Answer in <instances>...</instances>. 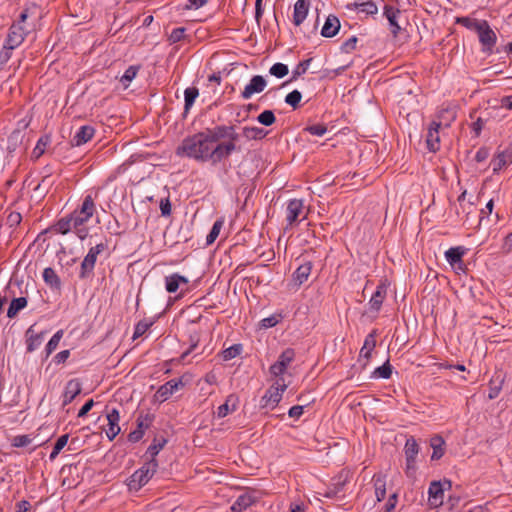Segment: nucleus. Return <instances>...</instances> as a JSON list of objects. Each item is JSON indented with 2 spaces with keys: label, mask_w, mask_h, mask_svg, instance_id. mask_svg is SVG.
<instances>
[{
  "label": "nucleus",
  "mask_w": 512,
  "mask_h": 512,
  "mask_svg": "<svg viewBox=\"0 0 512 512\" xmlns=\"http://www.w3.org/2000/svg\"><path fill=\"white\" fill-rule=\"evenodd\" d=\"M311 61L312 59H306L298 63L295 69L292 71L291 78L288 81H286L283 85L296 81L301 75L305 74L310 66Z\"/></svg>",
  "instance_id": "40"
},
{
  "label": "nucleus",
  "mask_w": 512,
  "mask_h": 512,
  "mask_svg": "<svg viewBox=\"0 0 512 512\" xmlns=\"http://www.w3.org/2000/svg\"><path fill=\"white\" fill-rule=\"evenodd\" d=\"M108 248L107 243L101 242L91 247L80 264L78 277L87 280L94 276V269L98 256Z\"/></svg>",
  "instance_id": "5"
},
{
  "label": "nucleus",
  "mask_w": 512,
  "mask_h": 512,
  "mask_svg": "<svg viewBox=\"0 0 512 512\" xmlns=\"http://www.w3.org/2000/svg\"><path fill=\"white\" fill-rule=\"evenodd\" d=\"M185 36V28L184 27H178L172 30L171 34L169 35V41L171 43H177L180 42Z\"/></svg>",
  "instance_id": "62"
},
{
  "label": "nucleus",
  "mask_w": 512,
  "mask_h": 512,
  "mask_svg": "<svg viewBox=\"0 0 512 512\" xmlns=\"http://www.w3.org/2000/svg\"><path fill=\"white\" fill-rule=\"evenodd\" d=\"M43 280L47 286H49L53 290H60L61 288V279L57 275L56 271L51 268L47 267L43 270L42 274Z\"/></svg>",
  "instance_id": "31"
},
{
  "label": "nucleus",
  "mask_w": 512,
  "mask_h": 512,
  "mask_svg": "<svg viewBox=\"0 0 512 512\" xmlns=\"http://www.w3.org/2000/svg\"><path fill=\"white\" fill-rule=\"evenodd\" d=\"M469 118L472 120L469 127L473 132L474 137H479L484 126L491 119V112L488 111L487 109L482 112H479L478 109H473L469 113Z\"/></svg>",
  "instance_id": "11"
},
{
  "label": "nucleus",
  "mask_w": 512,
  "mask_h": 512,
  "mask_svg": "<svg viewBox=\"0 0 512 512\" xmlns=\"http://www.w3.org/2000/svg\"><path fill=\"white\" fill-rule=\"evenodd\" d=\"M269 73L272 76L281 79L289 73V68L286 64L277 62L270 67Z\"/></svg>",
  "instance_id": "47"
},
{
  "label": "nucleus",
  "mask_w": 512,
  "mask_h": 512,
  "mask_svg": "<svg viewBox=\"0 0 512 512\" xmlns=\"http://www.w3.org/2000/svg\"><path fill=\"white\" fill-rule=\"evenodd\" d=\"M467 250L464 246L451 247L445 252V258L452 267L465 271L466 266L462 258L467 253Z\"/></svg>",
  "instance_id": "14"
},
{
  "label": "nucleus",
  "mask_w": 512,
  "mask_h": 512,
  "mask_svg": "<svg viewBox=\"0 0 512 512\" xmlns=\"http://www.w3.org/2000/svg\"><path fill=\"white\" fill-rule=\"evenodd\" d=\"M441 127H443V122L436 120H433L428 127L426 143L428 150L431 152H436L440 149L439 130Z\"/></svg>",
  "instance_id": "16"
},
{
  "label": "nucleus",
  "mask_w": 512,
  "mask_h": 512,
  "mask_svg": "<svg viewBox=\"0 0 512 512\" xmlns=\"http://www.w3.org/2000/svg\"><path fill=\"white\" fill-rule=\"evenodd\" d=\"M24 133L20 129L14 130L7 139V149L9 152L15 151L19 144L22 143Z\"/></svg>",
  "instance_id": "36"
},
{
  "label": "nucleus",
  "mask_w": 512,
  "mask_h": 512,
  "mask_svg": "<svg viewBox=\"0 0 512 512\" xmlns=\"http://www.w3.org/2000/svg\"><path fill=\"white\" fill-rule=\"evenodd\" d=\"M188 278L178 273H173L165 277V289L168 293H175L181 285H187Z\"/></svg>",
  "instance_id": "25"
},
{
  "label": "nucleus",
  "mask_w": 512,
  "mask_h": 512,
  "mask_svg": "<svg viewBox=\"0 0 512 512\" xmlns=\"http://www.w3.org/2000/svg\"><path fill=\"white\" fill-rule=\"evenodd\" d=\"M354 6L356 9L359 10V12L364 13L366 15H376L378 13V7L374 2H367V3H354Z\"/></svg>",
  "instance_id": "48"
},
{
  "label": "nucleus",
  "mask_w": 512,
  "mask_h": 512,
  "mask_svg": "<svg viewBox=\"0 0 512 512\" xmlns=\"http://www.w3.org/2000/svg\"><path fill=\"white\" fill-rule=\"evenodd\" d=\"M302 94L298 90H293L285 97V103L290 105L293 109H297L300 105Z\"/></svg>",
  "instance_id": "53"
},
{
  "label": "nucleus",
  "mask_w": 512,
  "mask_h": 512,
  "mask_svg": "<svg viewBox=\"0 0 512 512\" xmlns=\"http://www.w3.org/2000/svg\"><path fill=\"white\" fill-rule=\"evenodd\" d=\"M445 485H447L450 488L451 482L450 481H444L443 483H441L440 481L431 482L429 489H428L429 502L431 505L437 507L443 503Z\"/></svg>",
  "instance_id": "18"
},
{
  "label": "nucleus",
  "mask_w": 512,
  "mask_h": 512,
  "mask_svg": "<svg viewBox=\"0 0 512 512\" xmlns=\"http://www.w3.org/2000/svg\"><path fill=\"white\" fill-rule=\"evenodd\" d=\"M158 469L157 460H149L142 467L137 469L128 480V487L131 491H138L145 486Z\"/></svg>",
  "instance_id": "4"
},
{
  "label": "nucleus",
  "mask_w": 512,
  "mask_h": 512,
  "mask_svg": "<svg viewBox=\"0 0 512 512\" xmlns=\"http://www.w3.org/2000/svg\"><path fill=\"white\" fill-rule=\"evenodd\" d=\"M165 440H163V442H159V443H153L151 444L148 449H147V454L150 455V460H156V456L157 454L160 452V450L164 447L165 445Z\"/></svg>",
  "instance_id": "63"
},
{
  "label": "nucleus",
  "mask_w": 512,
  "mask_h": 512,
  "mask_svg": "<svg viewBox=\"0 0 512 512\" xmlns=\"http://www.w3.org/2000/svg\"><path fill=\"white\" fill-rule=\"evenodd\" d=\"M243 136L251 140H261L268 134L263 128L259 127H244L242 130Z\"/></svg>",
  "instance_id": "38"
},
{
  "label": "nucleus",
  "mask_w": 512,
  "mask_h": 512,
  "mask_svg": "<svg viewBox=\"0 0 512 512\" xmlns=\"http://www.w3.org/2000/svg\"><path fill=\"white\" fill-rule=\"evenodd\" d=\"M27 303L28 301L26 297L14 298L8 307L7 317L11 319L14 318L19 311L27 306Z\"/></svg>",
  "instance_id": "35"
},
{
  "label": "nucleus",
  "mask_w": 512,
  "mask_h": 512,
  "mask_svg": "<svg viewBox=\"0 0 512 512\" xmlns=\"http://www.w3.org/2000/svg\"><path fill=\"white\" fill-rule=\"evenodd\" d=\"M286 388L287 385L285 384L284 379H277L275 385L269 387L265 394L262 396L260 400L261 408L274 409L281 401L282 395Z\"/></svg>",
  "instance_id": "7"
},
{
  "label": "nucleus",
  "mask_w": 512,
  "mask_h": 512,
  "mask_svg": "<svg viewBox=\"0 0 512 512\" xmlns=\"http://www.w3.org/2000/svg\"><path fill=\"white\" fill-rule=\"evenodd\" d=\"M154 416L151 414L140 415L137 420V430H140L142 434L151 426Z\"/></svg>",
  "instance_id": "49"
},
{
  "label": "nucleus",
  "mask_w": 512,
  "mask_h": 512,
  "mask_svg": "<svg viewBox=\"0 0 512 512\" xmlns=\"http://www.w3.org/2000/svg\"><path fill=\"white\" fill-rule=\"evenodd\" d=\"M358 42V38L356 36H352L346 41H344L341 45V51L344 53H351L356 49V45Z\"/></svg>",
  "instance_id": "60"
},
{
  "label": "nucleus",
  "mask_w": 512,
  "mask_h": 512,
  "mask_svg": "<svg viewBox=\"0 0 512 512\" xmlns=\"http://www.w3.org/2000/svg\"><path fill=\"white\" fill-rule=\"evenodd\" d=\"M283 319L282 313H274L269 317L263 318L260 322L262 328L268 329L276 326Z\"/></svg>",
  "instance_id": "52"
},
{
  "label": "nucleus",
  "mask_w": 512,
  "mask_h": 512,
  "mask_svg": "<svg viewBox=\"0 0 512 512\" xmlns=\"http://www.w3.org/2000/svg\"><path fill=\"white\" fill-rule=\"evenodd\" d=\"M63 335H64V331L63 330H58L51 337V339L48 341V343H47V345L45 347L46 357H48L52 352H54L56 350V348L59 345L60 340L63 337Z\"/></svg>",
  "instance_id": "44"
},
{
  "label": "nucleus",
  "mask_w": 512,
  "mask_h": 512,
  "mask_svg": "<svg viewBox=\"0 0 512 512\" xmlns=\"http://www.w3.org/2000/svg\"><path fill=\"white\" fill-rule=\"evenodd\" d=\"M95 135V128L91 125L81 126L73 136L72 143L81 146L90 141Z\"/></svg>",
  "instance_id": "23"
},
{
  "label": "nucleus",
  "mask_w": 512,
  "mask_h": 512,
  "mask_svg": "<svg viewBox=\"0 0 512 512\" xmlns=\"http://www.w3.org/2000/svg\"><path fill=\"white\" fill-rule=\"evenodd\" d=\"M313 264L310 261H307L301 264L293 273V281L299 287L303 283H305L312 271Z\"/></svg>",
  "instance_id": "27"
},
{
  "label": "nucleus",
  "mask_w": 512,
  "mask_h": 512,
  "mask_svg": "<svg viewBox=\"0 0 512 512\" xmlns=\"http://www.w3.org/2000/svg\"><path fill=\"white\" fill-rule=\"evenodd\" d=\"M216 126L187 136L176 149L178 156H186L199 162L216 165Z\"/></svg>",
  "instance_id": "1"
},
{
  "label": "nucleus",
  "mask_w": 512,
  "mask_h": 512,
  "mask_svg": "<svg viewBox=\"0 0 512 512\" xmlns=\"http://www.w3.org/2000/svg\"><path fill=\"white\" fill-rule=\"evenodd\" d=\"M311 0H297L294 4L292 22L295 26H300L306 19Z\"/></svg>",
  "instance_id": "20"
},
{
  "label": "nucleus",
  "mask_w": 512,
  "mask_h": 512,
  "mask_svg": "<svg viewBox=\"0 0 512 512\" xmlns=\"http://www.w3.org/2000/svg\"><path fill=\"white\" fill-rule=\"evenodd\" d=\"M373 483L375 488V495L378 502H381L386 497V481L384 476L382 475H374L373 476Z\"/></svg>",
  "instance_id": "33"
},
{
  "label": "nucleus",
  "mask_w": 512,
  "mask_h": 512,
  "mask_svg": "<svg viewBox=\"0 0 512 512\" xmlns=\"http://www.w3.org/2000/svg\"><path fill=\"white\" fill-rule=\"evenodd\" d=\"M512 164V146L509 145L503 150H498L493 159L491 166L493 173H499L503 168Z\"/></svg>",
  "instance_id": "13"
},
{
  "label": "nucleus",
  "mask_w": 512,
  "mask_h": 512,
  "mask_svg": "<svg viewBox=\"0 0 512 512\" xmlns=\"http://www.w3.org/2000/svg\"><path fill=\"white\" fill-rule=\"evenodd\" d=\"M406 458V473L409 475L416 469V457L419 453V445L414 437H409L404 446Z\"/></svg>",
  "instance_id": "12"
},
{
  "label": "nucleus",
  "mask_w": 512,
  "mask_h": 512,
  "mask_svg": "<svg viewBox=\"0 0 512 512\" xmlns=\"http://www.w3.org/2000/svg\"><path fill=\"white\" fill-rule=\"evenodd\" d=\"M50 143V137L48 135H44L40 137L34 147L31 158L34 160L39 159L45 152L46 147Z\"/></svg>",
  "instance_id": "39"
},
{
  "label": "nucleus",
  "mask_w": 512,
  "mask_h": 512,
  "mask_svg": "<svg viewBox=\"0 0 512 512\" xmlns=\"http://www.w3.org/2000/svg\"><path fill=\"white\" fill-rule=\"evenodd\" d=\"M32 443L30 435H17L12 439V446L16 448L26 447Z\"/></svg>",
  "instance_id": "58"
},
{
  "label": "nucleus",
  "mask_w": 512,
  "mask_h": 512,
  "mask_svg": "<svg viewBox=\"0 0 512 512\" xmlns=\"http://www.w3.org/2000/svg\"><path fill=\"white\" fill-rule=\"evenodd\" d=\"M383 14L387 18L389 24H393L394 22L397 21V17L400 14V10L391 5H385Z\"/></svg>",
  "instance_id": "57"
},
{
  "label": "nucleus",
  "mask_w": 512,
  "mask_h": 512,
  "mask_svg": "<svg viewBox=\"0 0 512 512\" xmlns=\"http://www.w3.org/2000/svg\"><path fill=\"white\" fill-rule=\"evenodd\" d=\"M387 295V287L385 284L381 283L377 286L376 291L373 293L370 298L368 305L369 310L374 313H378L381 309L383 301L385 300Z\"/></svg>",
  "instance_id": "21"
},
{
  "label": "nucleus",
  "mask_w": 512,
  "mask_h": 512,
  "mask_svg": "<svg viewBox=\"0 0 512 512\" xmlns=\"http://www.w3.org/2000/svg\"><path fill=\"white\" fill-rule=\"evenodd\" d=\"M200 339H201V331H199V330L190 331L189 338H188L189 347L187 350H185L181 354L180 359L182 361H184L188 355H190L191 353L196 351V349L199 345Z\"/></svg>",
  "instance_id": "32"
},
{
  "label": "nucleus",
  "mask_w": 512,
  "mask_h": 512,
  "mask_svg": "<svg viewBox=\"0 0 512 512\" xmlns=\"http://www.w3.org/2000/svg\"><path fill=\"white\" fill-rule=\"evenodd\" d=\"M267 86L266 79L261 75L253 76L249 83L244 87L241 92V97L245 100L250 99L254 94L261 93Z\"/></svg>",
  "instance_id": "17"
},
{
  "label": "nucleus",
  "mask_w": 512,
  "mask_h": 512,
  "mask_svg": "<svg viewBox=\"0 0 512 512\" xmlns=\"http://www.w3.org/2000/svg\"><path fill=\"white\" fill-rule=\"evenodd\" d=\"M243 346L241 344H234L222 351V358L225 361L231 360L241 354Z\"/></svg>",
  "instance_id": "45"
},
{
  "label": "nucleus",
  "mask_w": 512,
  "mask_h": 512,
  "mask_svg": "<svg viewBox=\"0 0 512 512\" xmlns=\"http://www.w3.org/2000/svg\"><path fill=\"white\" fill-rule=\"evenodd\" d=\"M154 324V320L143 319L140 320L134 328L133 339H137L143 336L150 327Z\"/></svg>",
  "instance_id": "42"
},
{
  "label": "nucleus",
  "mask_w": 512,
  "mask_h": 512,
  "mask_svg": "<svg viewBox=\"0 0 512 512\" xmlns=\"http://www.w3.org/2000/svg\"><path fill=\"white\" fill-rule=\"evenodd\" d=\"M437 121H442L444 127H449L450 123L455 119V113L452 110L449 109H442L438 116Z\"/></svg>",
  "instance_id": "56"
},
{
  "label": "nucleus",
  "mask_w": 512,
  "mask_h": 512,
  "mask_svg": "<svg viewBox=\"0 0 512 512\" xmlns=\"http://www.w3.org/2000/svg\"><path fill=\"white\" fill-rule=\"evenodd\" d=\"M33 327L34 326L29 327V329L26 332V336H27L26 343H27V351L28 352H33L37 348H39V346L42 344V341L44 339V332L35 333Z\"/></svg>",
  "instance_id": "30"
},
{
  "label": "nucleus",
  "mask_w": 512,
  "mask_h": 512,
  "mask_svg": "<svg viewBox=\"0 0 512 512\" xmlns=\"http://www.w3.org/2000/svg\"><path fill=\"white\" fill-rule=\"evenodd\" d=\"M392 374V366L387 360L382 366L376 368L373 372V377L389 379Z\"/></svg>",
  "instance_id": "50"
},
{
  "label": "nucleus",
  "mask_w": 512,
  "mask_h": 512,
  "mask_svg": "<svg viewBox=\"0 0 512 512\" xmlns=\"http://www.w3.org/2000/svg\"><path fill=\"white\" fill-rule=\"evenodd\" d=\"M82 226L81 224H76L75 216L70 213L69 215L62 217L59 219L54 225V230L59 234H67L70 231L74 230V228H78Z\"/></svg>",
  "instance_id": "24"
},
{
  "label": "nucleus",
  "mask_w": 512,
  "mask_h": 512,
  "mask_svg": "<svg viewBox=\"0 0 512 512\" xmlns=\"http://www.w3.org/2000/svg\"><path fill=\"white\" fill-rule=\"evenodd\" d=\"M209 0H187L184 9L191 10V9H199L206 5Z\"/></svg>",
  "instance_id": "64"
},
{
  "label": "nucleus",
  "mask_w": 512,
  "mask_h": 512,
  "mask_svg": "<svg viewBox=\"0 0 512 512\" xmlns=\"http://www.w3.org/2000/svg\"><path fill=\"white\" fill-rule=\"evenodd\" d=\"M455 23L460 24L463 27H465L471 31L477 32L479 30V28H481L482 20H477L475 18L464 16V17H457L455 20Z\"/></svg>",
  "instance_id": "37"
},
{
  "label": "nucleus",
  "mask_w": 512,
  "mask_h": 512,
  "mask_svg": "<svg viewBox=\"0 0 512 512\" xmlns=\"http://www.w3.org/2000/svg\"><path fill=\"white\" fill-rule=\"evenodd\" d=\"M198 95H199V90L197 87H188L185 89V91H184V100H185L184 108H185L186 112L189 111V109L193 106Z\"/></svg>",
  "instance_id": "41"
},
{
  "label": "nucleus",
  "mask_w": 512,
  "mask_h": 512,
  "mask_svg": "<svg viewBox=\"0 0 512 512\" xmlns=\"http://www.w3.org/2000/svg\"><path fill=\"white\" fill-rule=\"evenodd\" d=\"M82 387L78 379H71L66 383L63 393V406L70 404L81 393Z\"/></svg>",
  "instance_id": "22"
},
{
  "label": "nucleus",
  "mask_w": 512,
  "mask_h": 512,
  "mask_svg": "<svg viewBox=\"0 0 512 512\" xmlns=\"http://www.w3.org/2000/svg\"><path fill=\"white\" fill-rule=\"evenodd\" d=\"M474 209V203L468 201L467 203H464L456 208V214L458 217H461L464 222H466L468 220V216L473 213Z\"/></svg>",
  "instance_id": "46"
},
{
  "label": "nucleus",
  "mask_w": 512,
  "mask_h": 512,
  "mask_svg": "<svg viewBox=\"0 0 512 512\" xmlns=\"http://www.w3.org/2000/svg\"><path fill=\"white\" fill-rule=\"evenodd\" d=\"M285 215V229L292 228L295 224L305 220L307 218V213L304 212V201L297 198L288 200Z\"/></svg>",
  "instance_id": "6"
},
{
  "label": "nucleus",
  "mask_w": 512,
  "mask_h": 512,
  "mask_svg": "<svg viewBox=\"0 0 512 512\" xmlns=\"http://www.w3.org/2000/svg\"><path fill=\"white\" fill-rule=\"evenodd\" d=\"M257 121L264 126H271L275 123L276 117L272 110H264L257 116Z\"/></svg>",
  "instance_id": "51"
},
{
  "label": "nucleus",
  "mask_w": 512,
  "mask_h": 512,
  "mask_svg": "<svg viewBox=\"0 0 512 512\" xmlns=\"http://www.w3.org/2000/svg\"><path fill=\"white\" fill-rule=\"evenodd\" d=\"M256 502V497L250 493L240 495L231 506L232 512H242Z\"/></svg>",
  "instance_id": "29"
},
{
  "label": "nucleus",
  "mask_w": 512,
  "mask_h": 512,
  "mask_svg": "<svg viewBox=\"0 0 512 512\" xmlns=\"http://www.w3.org/2000/svg\"><path fill=\"white\" fill-rule=\"evenodd\" d=\"M29 31L30 29L25 25L12 24L5 42L17 48L23 43Z\"/></svg>",
  "instance_id": "15"
},
{
  "label": "nucleus",
  "mask_w": 512,
  "mask_h": 512,
  "mask_svg": "<svg viewBox=\"0 0 512 512\" xmlns=\"http://www.w3.org/2000/svg\"><path fill=\"white\" fill-rule=\"evenodd\" d=\"M223 226L222 220H216L209 232V234L206 237V244L211 245L219 236V233L221 231V228Z\"/></svg>",
  "instance_id": "54"
},
{
  "label": "nucleus",
  "mask_w": 512,
  "mask_h": 512,
  "mask_svg": "<svg viewBox=\"0 0 512 512\" xmlns=\"http://www.w3.org/2000/svg\"><path fill=\"white\" fill-rule=\"evenodd\" d=\"M99 197V189L90 191L82 199V203L72 212L76 224L84 226L97 212L96 201Z\"/></svg>",
  "instance_id": "3"
},
{
  "label": "nucleus",
  "mask_w": 512,
  "mask_h": 512,
  "mask_svg": "<svg viewBox=\"0 0 512 512\" xmlns=\"http://www.w3.org/2000/svg\"><path fill=\"white\" fill-rule=\"evenodd\" d=\"M295 351L292 348H287L278 357V360L270 366L269 371L271 375L279 378L286 372L288 366L294 361Z\"/></svg>",
  "instance_id": "9"
},
{
  "label": "nucleus",
  "mask_w": 512,
  "mask_h": 512,
  "mask_svg": "<svg viewBox=\"0 0 512 512\" xmlns=\"http://www.w3.org/2000/svg\"><path fill=\"white\" fill-rule=\"evenodd\" d=\"M305 130L311 135L323 136L327 131V127L323 124H315L306 127Z\"/></svg>",
  "instance_id": "61"
},
{
  "label": "nucleus",
  "mask_w": 512,
  "mask_h": 512,
  "mask_svg": "<svg viewBox=\"0 0 512 512\" xmlns=\"http://www.w3.org/2000/svg\"><path fill=\"white\" fill-rule=\"evenodd\" d=\"M444 444H445L444 439L439 435H436L431 438L430 446L433 449V453L431 455L432 460H438L444 455V448H443Z\"/></svg>",
  "instance_id": "34"
},
{
  "label": "nucleus",
  "mask_w": 512,
  "mask_h": 512,
  "mask_svg": "<svg viewBox=\"0 0 512 512\" xmlns=\"http://www.w3.org/2000/svg\"><path fill=\"white\" fill-rule=\"evenodd\" d=\"M108 428L105 430L107 438L112 441L120 433L119 426L120 413L118 409L113 408L107 413Z\"/></svg>",
  "instance_id": "19"
},
{
  "label": "nucleus",
  "mask_w": 512,
  "mask_h": 512,
  "mask_svg": "<svg viewBox=\"0 0 512 512\" xmlns=\"http://www.w3.org/2000/svg\"><path fill=\"white\" fill-rule=\"evenodd\" d=\"M138 71H139V67L138 66H134V65L129 66L125 70V72H124V74H123V76L121 77V80H120L125 87H127L128 84L137 76Z\"/></svg>",
  "instance_id": "55"
},
{
  "label": "nucleus",
  "mask_w": 512,
  "mask_h": 512,
  "mask_svg": "<svg viewBox=\"0 0 512 512\" xmlns=\"http://www.w3.org/2000/svg\"><path fill=\"white\" fill-rule=\"evenodd\" d=\"M481 44V51L484 54L491 55L494 53V47L497 42V35L490 27L487 20H482L481 28L476 32Z\"/></svg>",
  "instance_id": "8"
},
{
  "label": "nucleus",
  "mask_w": 512,
  "mask_h": 512,
  "mask_svg": "<svg viewBox=\"0 0 512 512\" xmlns=\"http://www.w3.org/2000/svg\"><path fill=\"white\" fill-rule=\"evenodd\" d=\"M16 47H12V45H8L6 42L0 51V66H4L7 64V62L10 60L12 56V51Z\"/></svg>",
  "instance_id": "59"
},
{
  "label": "nucleus",
  "mask_w": 512,
  "mask_h": 512,
  "mask_svg": "<svg viewBox=\"0 0 512 512\" xmlns=\"http://www.w3.org/2000/svg\"><path fill=\"white\" fill-rule=\"evenodd\" d=\"M340 29V21L334 15H329L322 27L321 35L325 38L334 37Z\"/></svg>",
  "instance_id": "26"
},
{
  "label": "nucleus",
  "mask_w": 512,
  "mask_h": 512,
  "mask_svg": "<svg viewBox=\"0 0 512 512\" xmlns=\"http://www.w3.org/2000/svg\"><path fill=\"white\" fill-rule=\"evenodd\" d=\"M239 399L235 394H230L227 396L225 403L220 405L217 409V417L224 418L230 412H233L237 409Z\"/></svg>",
  "instance_id": "28"
},
{
  "label": "nucleus",
  "mask_w": 512,
  "mask_h": 512,
  "mask_svg": "<svg viewBox=\"0 0 512 512\" xmlns=\"http://www.w3.org/2000/svg\"><path fill=\"white\" fill-rule=\"evenodd\" d=\"M68 439H69V435L68 434L61 435L57 439V441L54 444L53 450H52V452L49 455V459L51 461H54L57 458V456L59 455L61 450L67 445Z\"/></svg>",
  "instance_id": "43"
},
{
  "label": "nucleus",
  "mask_w": 512,
  "mask_h": 512,
  "mask_svg": "<svg viewBox=\"0 0 512 512\" xmlns=\"http://www.w3.org/2000/svg\"><path fill=\"white\" fill-rule=\"evenodd\" d=\"M184 386L185 383L183 382L182 378L171 379L164 383L163 385H161L154 396L157 401L163 403Z\"/></svg>",
  "instance_id": "10"
},
{
  "label": "nucleus",
  "mask_w": 512,
  "mask_h": 512,
  "mask_svg": "<svg viewBox=\"0 0 512 512\" xmlns=\"http://www.w3.org/2000/svg\"><path fill=\"white\" fill-rule=\"evenodd\" d=\"M216 136L215 157L217 165L228 160L232 153L240 151L241 148L236 144L239 134L234 125H217Z\"/></svg>",
  "instance_id": "2"
}]
</instances>
